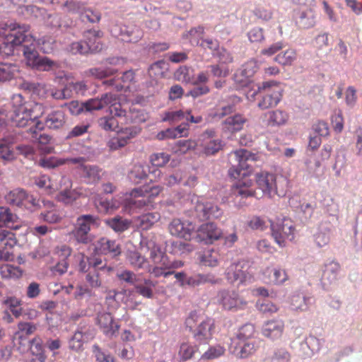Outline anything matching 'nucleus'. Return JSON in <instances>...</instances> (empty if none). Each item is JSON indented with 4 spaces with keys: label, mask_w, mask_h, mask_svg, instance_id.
Wrapping results in <instances>:
<instances>
[{
    "label": "nucleus",
    "mask_w": 362,
    "mask_h": 362,
    "mask_svg": "<svg viewBox=\"0 0 362 362\" xmlns=\"http://www.w3.org/2000/svg\"><path fill=\"white\" fill-rule=\"evenodd\" d=\"M151 163L156 167H163L170 160V156L165 153H156L151 155Z\"/></svg>",
    "instance_id": "61"
},
{
    "label": "nucleus",
    "mask_w": 362,
    "mask_h": 362,
    "mask_svg": "<svg viewBox=\"0 0 362 362\" xmlns=\"http://www.w3.org/2000/svg\"><path fill=\"white\" fill-rule=\"evenodd\" d=\"M222 235V232L214 223H206L201 225L196 230L195 238L199 242L206 244H211L218 240Z\"/></svg>",
    "instance_id": "15"
},
{
    "label": "nucleus",
    "mask_w": 362,
    "mask_h": 362,
    "mask_svg": "<svg viewBox=\"0 0 362 362\" xmlns=\"http://www.w3.org/2000/svg\"><path fill=\"white\" fill-rule=\"evenodd\" d=\"M11 102L13 110L12 120L16 126L24 127L33 123L35 129H42V124L35 122L44 112V108L41 104L25 101L21 94L13 95Z\"/></svg>",
    "instance_id": "3"
},
{
    "label": "nucleus",
    "mask_w": 362,
    "mask_h": 362,
    "mask_svg": "<svg viewBox=\"0 0 362 362\" xmlns=\"http://www.w3.org/2000/svg\"><path fill=\"white\" fill-rule=\"evenodd\" d=\"M255 329L252 324H245L240 328L236 337L232 341H252L251 339L254 337Z\"/></svg>",
    "instance_id": "44"
},
{
    "label": "nucleus",
    "mask_w": 362,
    "mask_h": 362,
    "mask_svg": "<svg viewBox=\"0 0 362 362\" xmlns=\"http://www.w3.org/2000/svg\"><path fill=\"white\" fill-rule=\"evenodd\" d=\"M6 199L11 204L24 206L30 210L38 206V201L21 189H15L9 192L6 196Z\"/></svg>",
    "instance_id": "12"
},
{
    "label": "nucleus",
    "mask_w": 362,
    "mask_h": 362,
    "mask_svg": "<svg viewBox=\"0 0 362 362\" xmlns=\"http://www.w3.org/2000/svg\"><path fill=\"white\" fill-rule=\"evenodd\" d=\"M186 206L189 207L193 216L199 219L218 218L222 210L211 200L196 195H189Z\"/></svg>",
    "instance_id": "4"
},
{
    "label": "nucleus",
    "mask_w": 362,
    "mask_h": 362,
    "mask_svg": "<svg viewBox=\"0 0 362 362\" xmlns=\"http://www.w3.org/2000/svg\"><path fill=\"white\" fill-rule=\"evenodd\" d=\"M291 356L285 349H278L271 356V362H290Z\"/></svg>",
    "instance_id": "64"
},
{
    "label": "nucleus",
    "mask_w": 362,
    "mask_h": 362,
    "mask_svg": "<svg viewBox=\"0 0 362 362\" xmlns=\"http://www.w3.org/2000/svg\"><path fill=\"white\" fill-rule=\"evenodd\" d=\"M127 259L135 268H143L146 263V259L136 251L129 252Z\"/></svg>",
    "instance_id": "56"
},
{
    "label": "nucleus",
    "mask_w": 362,
    "mask_h": 362,
    "mask_svg": "<svg viewBox=\"0 0 362 362\" xmlns=\"http://www.w3.org/2000/svg\"><path fill=\"white\" fill-rule=\"evenodd\" d=\"M188 124H182L176 128L168 129L158 134L159 139H175L188 135Z\"/></svg>",
    "instance_id": "35"
},
{
    "label": "nucleus",
    "mask_w": 362,
    "mask_h": 362,
    "mask_svg": "<svg viewBox=\"0 0 362 362\" xmlns=\"http://www.w3.org/2000/svg\"><path fill=\"white\" fill-rule=\"evenodd\" d=\"M199 149L206 155H212L218 152L222 147L221 141L213 139L212 132H205L198 139Z\"/></svg>",
    "instance_id": "19"
},
{
    "label": "nucleus",
    "mask_w": 362,
    "mask_h": 362,
    "mask_svg": "<svg viewBox=\"0 0 362 362\" xmlns=\"http://www.w3.org/2000/svg\"><path fill=\"white\" fill-rule=\"evenodd\" d=\"M256 349L257 346L254 341H232L230 346V352L241 358L251 356Z\"/></svg>",
    "instance_id": "20"
},
{
    "label": "nucleus",
    "mask_w": 362,
    "mask_h": 362,
    "mask_svg": "<svg viewBox=\"0 0 362 362\" xmlns=\"http://www.w3.org/2000/svg\"><path fill=\"white\" fill-rule=\"evenodd\" d=\"M233 155L238 165L230 168L228 173L232 177H240L233 187V194L244 198L256 196V191L252 188L254 182L248 178L253 173V169L247 162L257 160V156L245 149L237 150Z\"/></svg>",
    "instance_id": "2"
},
{
    "label": "nucleus",
    "mask_w": 362,
    "mask_h": 362,
    "mask_svg": "<svg viewBox=\"0 0 362 362\" xmlns=\"http://www.w3.org/2000/svg\"><path fill=\"white\" fill-rule=\"evenodd\" d=\"M58 180L59 178L52 180L48 176L43 175L35 178V184L38 187L44 189L47 194H54V186Z\"/></svg>",
    "instance_id": "40"
},
{
    "label": "nucleus",
    "mask_w": 362,
    "mask_h": 362,
    "mask_svg": "<svg viewBox=\"0 0 362 362\" xmlns=\"http://www.w3.org/2000/svg\"><path fill=\"white\" fill-rule=\"evenodd\" d=\"M271 229L275 242L280 247H284L287 241H291L294 239V225L292 221L288 218L272 222Z\"/></svg>",
    "instance_id": "9"
},
{
    "label": "nucleus",
    "mask_w": 362,
    "mask_h": 362,
    "mask_svg": "<svg viewBox=\"0 0 362 362\" xmlns=\"http://www.w3.org/2000/svg\"><path fill=\"white\" fill-rule=\"evenodd\" d=\"M315 15L313 8L303 11L299 17V24L303 28H310L315 25Z\"/></svg>",
    "instance_id": "47"
},
{
    "label": "nucleus",
    "mask_w": 362,
    "mask_h": 362,
    "mask_svg": "<svg viewBox=\"0 0 362 362\" xmlns=\"http://www.w3.org/2000/svg\"><path fill=\"white\" fill-rule=\"evenodd\" d=\"M105 223L116 232H122L130 226V222L127 219L119 216L106 219Z\"/></svg>",
    "instance_id": "46"
},
{
    "label": "nucleus",
    "mask_w": 362,
    "mask_h": 362,
    "mask_svg": "<svg viewBox=\"0 0 362 362\" xmlns=\"http://www.w3.org/2000/svg\"><path fill=\"white\" fill-rule=\"evenodd\" d=\"M199 144L198 139L194 140H184L180 141L176 143L173 147V151L175 153L185 154L191 150H198Z\"/></svg>",
    "instance_id": "43"
},
{
    "label": "nucleus",
    "mask_w": 362,
    "mask_h": 362,
    "mask_svg": "<svg viewBox=\"0 0 362 362\" xmlns=\"http://www.w3.org/2000/svg\"><path fill=\"white\" fill-rule=\"evenodd\" d=\"M46 356L40 337H35L30 341L28 354V362H45Z\"/></svg>",
    "instance_id": "24"
},
{
    "label": "nucleus",
    "mask_w": 362,
    "mask_h": 362,
    "mask_svg": "<svg viewBox=\"0 0 362 362\" xmlns=\"http://www.w3.org/2000/svg\"><path fill=\"white\" fill-rule=\"evenodd\" d=\"M258 69L259 66L256 60L252 59L248 61L243 65L241 70L235 74V81L240 86H245Z\"/></svg>",
    "instance_id": "22"
},
{
    "label": "nucleus",
    "mask_w": 362,
    "mask_h": 362,
    "mask_svg": "<svg viewBox=\"0 0 362 362\" xmlns=\"http://www.w3.org/2000/svg\"><path fill=\"white\" fill-rule=\"evenodd\" d=\"M284 322L280 319H274L266 321L262 327V334L264 337L276 340L281 337L284 331Z\"/></svg>",
    "instance_id": "17"
},
{
    "label": "nucleus",
    "mask_w": 362,
    "mask_h": 362,
    "mask_svg": "<svg viewBox=\"0 0 362 362\" xmlns=\"http://www.w3.org/2000/svg\"><path fill=\"white\" fill-rule=\"evenodd\" d=\"M117 28H115L112 32L114 35L119 37L121 40L127 42H136L141 37L142 34L139 29L135 28L129 29L127 27H122L120 29V33L117 35Z\"/></svg>",
    "instance_id": "33"
},
{
    "label": "nucleus",
    "mask_w": 362,
    "mask_h": 362,
    "mask_svg": "<svg viewBox=\"0 0 362 362\" xmlns=\"http://www.w3.org/2000/svg\"><path fill=\"white\" fill-rule=\"evenodd\" d=\"M0 274L4 279H18L22 276L23 271L18 267L7 264L0 267Z\"/></svg>",
    "instance_id": "45"
},
{
    "label": "nucleus",
    "mask_w": 362,
    "mask_h": 362,
    "mask_svg": "<svg viewBox=\"0 0 362 362\" xmlns=\"http://www.w3.org/2000/svg\"><path fill=\"white\" fill-rule=\"evenodd\" d=\"M98 224L97 218L91 215H82L77 218L75 226L89 233L91 226Z\"/></svg>",
    "instance_id": "49"
},
{
    "label": "nucleus",
    "mask_w": 362,
    "mask_h": 362,
    "mask_svg": "<svg viewBox=\"0 0 362 362\" xmlns=\"http://www.w3.org/2000/svg\"><path fill=\"white\" fill-rule=\"evenodd\" d=\"M247 264L244 262L232 264L226 272L227 279L233 283L239 281L241 284H246L252 279V276L247 272Z\"/></svg>",
    "instance_id": "16"
},
{
    "label": "nucleus",
    "mask_w": 362,
    "mask_h": 362,
    "mask_svg": "<svg viewBox=\"0 0 362 362\" xmlns=\"http://www.w3.org/2000/svg\"><path fill=\"white\" fill-rule=\"evenodd\" d=\"M141 250L144 251L148 250L150 252L149 258L154 264L153 267H149L148 270L153 267H166L168 266L167 255H165L160 247L156 244L154 240H149L145 245L144 243L142 242Z\"/></svg>",
    "instance_id": "14"
},
{
    "label": "nucleus",
    "mask_w": 362,
    "mask_h": 362,
    "mask_svg": "<svg viewBox=\"0 0 362 362\" xmlns=\"http://www.w3.org/2000/svg\"><path fill=\"white\" fill-rule=\"evenodd\" d=\"M5 304L16 317H18L21 315V308L19 299L16 297H10L5 300Z\"/></svg>",
    "instance_id": "63"
},
{
    "label": "nucleus",
    "mask_w": 362,
    "mask_h": 362,
    "mask_svg": "<svg viewBox=\"0 0 362 362\" xmlns=\"http://www.w3.org/2000/svg\"><path fill=\"white\" fill-rule=\"evenodd\" d=\"M219 255L214 250L207 251L201 257V262L206 266L216 267L218 263Z\"/></svg>",
    "instance_id": "58"
},
{
    "label": "nucleus",
    "mask_w": 362,
    "mask_h": 362,
    "mask_svg": "<svg viewBox=\"0 0 362 362\" xmlns=\"http://www.w3.org/2000/svg\"><path fill=\"white\" fill-rule=\"evenodd\" d=\"M139 132L140 129L136 127L125 128L117 136L112 138L109 141L110 148L115 150L124 146L128 143V141L136 136Z\"/></svg>",
    "instance_id": "23"
},
{
    "label": "nucleus",
    "mask_w": 362,
    "mask_h": 362,
    "mask_svg": "<svg viewBox=\"0 0 362 362\" xmlns=\"http://www.w3.org/2000/svg\"><path fill=\"white\" fill-rule=\"evenodd\" d=\"M226 55L227 59L224 62H221L218 65L211 66V71L214 76L226 77L228 75L230 69L225 63L232 62L233 59L228 53H226Z\"/></svg>",
    "instance_id": "52"
},
{
    "label": "nucleus",
    "mask_w": 362,
    "mask_h": 362,
    "mask_svg": "<svg viewBox=\"0 0 362 362\" xmlns=\"http://www.w3.org/2000/svg\"><path fill=\"white\" fill-rule=\"evenodd\" d=\"M191 112L187 111V112H184L182 110H178L175 112H167L165 113L164 117L162 119V121H171V122H178L182 119H187L190 121L192 123H199L202 122V117H194L190 115Z\"/></svg>",
    "instance_id": "31"
},
{
    "label": "nucleus",
    "mask_w": 362,
    "mask_h": 362,
    "mask_svg": "<svg viewBox=\"0 0 362 362\" xmlns=\"http://www.w3.org/2000/svg\"><path fill=\"white\" fill-rule=\"evenodd\" d=\"M109 107L110 113L115 117L125 116L126 112L122 108L120 99L112 93H106L100 98H92L84 103L85 112L99 110Z\"/></svg>",
    "instance_id": "5"
},
{
    "label": "nucleus",
    "mask_w": 362,
    "mask_h": 362,
    "mask_svg": "<svg viewBox=\"0 0 362 362\" xmlns=\"http://www.w3.org/2000/svg\"><path fill=\"white\" fill-rule=\"evenodd\" d=\"M98 324L102 332L107 337L115 336L119 329V324L109 313L99 314L98 316Z\"/></svg>",
    "instance_id": "21"
},
{
    "label": "nucleus",
    "mask_w": 362,
    "mask_h": 362,
    "mask_svg": "<svg viewBox=\"0 0 362 362\" xmlns=\"http://www.w3.org/2000/svg\"><path fill=\"white\" fill-rule=\"evenodd\" d=\"M169 231L173 236L190 240L195 231L194 225L189 221L173 219L169 225Z\"/></svg>",
    "instance_id": "13"
},
{
    "label": "nucleus",
    "mask_w": 362,
    "mask_h": 362,
    "mask_svg": "<svg viewBox=\"0 0 362 362\" xmlns=\"http://www.w3.org/2000/svg\"><path fill=\"white\" fill-rule=\"evenodd\" d=\"M95 250L98 254H110L117 256L120 254V248L115 242L107 238H101L96 244Z\"/></svg>",
    "instance_id": "30"
},
{
    "label": "nucleus",
    "mask_w": 362,
    "mask_h": 362,
    "mask_svg": "<svg viewBox=\"0 0 362 362\" xmlns=\"http://www.w3.org/2000/svg\"><path fill=\"white\" fill-rule=\"evenodd\" d=\"M146 175V167L141 164H136L129 173V177L132 182L139 183L141 180L144 179Z\"/></svg>",
    "instance_id": "50"
},
{
    "label": "nucleus",
    "mask_w": 362,
    "mask_h": 362,
    "mask_svg": "<svg viewBox=\"0 0 362 362\" xmlns=\"http://www.w3.org/2000/svg\"><path fill=\"white\" fill-rule=\"evenodd\" d=\"M57 67V64L47 57H40L33 67L38 71H47Z\"/></svg>",
    "instance_id": "53"
},
{
    "label": "nucleus",
    "mask_w": 362,
    "mask_h": 362,
    "mask_svg": "<svg viewBox=\"0 0 362 362\" xmlns=\"http://www.w3.org/2000/svg\"><path fill=\"white\" fill-rule=\"evenodd\" d=\"M103 33L100 30H90L84 33V44L88 47V52H97L102 49L100 39Z\"/></svg>",
    "instance_id": "29"
},
{
    "label": "nucleus",
    "mask_w": 362,
    "mask_h": 362,
    "mask_svg": "<svg viewBox=\"0 0 362 362\" xmlns=\"http://www.w3.org/2000/svg\"><path fill=\"white\" fill-rule=\"evenodd\" d=\"M315 243L319 247H322L329 244L330 233L328 230H320L315 235Z\"/></svg>",
    "instance_id": "60"
},
{
    "label": "nucleus",
    "mask_w": 362,
    "mask_h": 362,
    "mask_svg": "<svg viewBox=\"0 0 362 362\" xmlns=\"http://www.w3.org/2000/svg\"><path fill=\"white\" fill-rule=\"evenodd\" d=\"M255 182L264 197L272 198L278 194L275 174L264 170L257 173Z\"/></svg>",
    "instance_id": "10"
},
{
    "label": "nucleus",
    "mask_w": 362,
    "mask_h": 362,
    "mask_svg": "<svg viewBox=\"0 0 362 362\" xmlns=\"http://www.w3.org/2000/svg\"><path fill=\"white\" fill-rule=\"evenodd\" d=\"M71 180L66 176H62L56 182L54 186L55 199L66 205H71L76 202L81 195L79 189L72 188Z\"/></svg>",
    "instance_id": "8"
},
{
    "label": "nucleus",
    "mask_w": 362,
    "mask_h": 362,
    "mask_svg": "<svg viewBox=\"0 0 362 362\" xmlns=\"http://www.w3.org/2000/svg\"><path fill=\"white\" fill-rule=\"evenodd\" d=\"M214 333V322L210 318L202 320L194 331V337L199 344H206Z\"/></svg>",
    "instance_id": "18"
},
{
    "label": "nucleus",
    "mask_w": 362,
    "mask_h": 362,
    "mask_svg": "<svg viewBox=\"0 0 362 362\" xmlns=\"http://www.w3.org/2000/svg\"><path fill=\"white\" fill-rule=\"evenodd\" d=\"M161 191V187L156 185L135 188L129 194H125V204L134 205L138 208L143 207L150 203L151 199L158 196Z\"/></svg>",
    "instance_id": "6"
},
{
    "label": "nucleus",
    "mask_w": 362,
    "mask_h": 362,
    "mask_svg": "<svg viewBox=\"0 0 362 362\" xmlns=\"http://www.w3.org/2000/svg\"><path fill=\"white\" fill-rule=\"evenodd\" d=\"M0 242L1 246L4 248H8L10 251H11L13 247L16 244L13 234L5 230L0 231Z\"/></svg>",
    "instance_id": "55"
},
{
    "label": "nucleus",
    "mask_w": 362,
    "mask_h": 362,
    "mask_svg": "<svg viewBox=\"0 0 362 362\" xmlns=\"http://www.w3.org/2000/svg\"><path fill=\"white\" fill-rule=\"evenodd\" d=\"M204 29L202 28H194L189 31L187 37L192 45H200L202 43Z\"/></svg>",
    "instance_id": "62"
},
{
    "label": "nucleus",
    "mask_w": 362,
    "mask_h": 362,
    "mask_svg": "<svg viewBox=\"0 0 362 362\" xmlns=\"http://www.w3.org/2000/svg\"><path fill=\"white\" fill-rule=\"evenodd\" d=\"M264 116L267 118V125L271 127L284 125L289 119L288 114L281 109L269 111Z\"/></svg>",
    "instance_id": "28"
},
{
    "label": "nucleus",
    "mask_w": 362,
    "mask_h": 362,
    "mask_svg": "<svg viewBox=\"0 0 362 362\" xmlns=\"http://www.w3.org/2000/svg\"><path fill=\"white\" fill-rule=\"evenodd\" d=\"M82 160V158H62L53 156L40 159V165L47 168H54L65 164L81 163Z\"/></svg>",
    "instance_id": "27"
},
{
    "label": "nucleus",
    "mask_w": 362,
    "mask_h": 362,
    "mask_svg": "<svg viewBox=\"0 0 362 362\" xmlns=\"http://www.w3.org/2000/svg\"><path fill=\"white\" fill-rule=\"evenodd\" d=\"M296 59L297 53L296 50L293 49H288L284 52H281L274 58L276 62L284 66H293Z\"/></svg>",
    "instance_id": "37"
},
{
    "label": "nucleus",
    "mask_w": 362,
    "mask_h": 362,
    "mask_svg": "<svg viewBox=\"0 0 362 362\" xmlns=\"http://www.w3.org/2000/svg\"><path fill=\"white\" fill-rule=\"evenodd\" d=\"M65 123L64 114L61 110L53 111L46 117L45 124L49 129H59Z\"/></svg>",
    "instance_id": "36"
},
{
    "label": "nucleus",
    "mask_w": 362,
    "mask_h": 362,
    "mask_svg": "<svg viewBox=\"0 0 362 362\" xmlns=\"http://www.w3.org/2000/svg\"><path fill=\"white\" fill-rule=\"evenodd\" d=\"M218 298L219 305L225 310L236 312L244 309L247 305V301L235 291H220Z\"/></svg>",
    "instance_id": "11"
},
{
    "label": "nucleus",
    "mask_w": 362,
    "mask_h": 362,
    "mask_svg": "<svg viewBox=\"0 0 362 362\" xmlns=\"http://www.w3.org/2000/svg\"><path fill=\"white\" fill-rule=\"evenodd\" d=\"M224 353L225 349L223 346L221 345H216L211 346L206 351H205L202 358L208 360L214 359L222 356Z\"/></svg>",
    "instance_id": "59"
},
{
    "label": "nucleus",
    "mask_w": 362,
    "mask_h": 362,
    "mask_svg": "<svg viewBox=\"0 0 362 362\" xmlns=\"http://www.w3.org/2000/svg\"><path fill=\"white\" fill-rule=\"evenodd\" d=\"M45 206L51 207V209L41 214V218L46 222L49 223H56L61 221L62 217L58 211L54 207L52 202H47L45 203Z\"/></svg>",
    "instance_id": "48"
},
{
    "label": "nucleus",
    "mask_w": 362,
    "mask_h": 362,
    "mask_svg": "<svg viewBox=\"0 0 362 362\" xmlns=\"http://www.w3.org/2000/svg\"><path fill=\"white\" fill-rule=\"evenodd\" d=\"M264 275L270 283L282 284L288 279V274L285 269L280 267H269L264 272Z\"/></svg>",
    "instance_id": "32"
},
{
    "label": "nucleus",
    "mask_w": 362,
    "mask_h": 362,
    "mask_svg": "<svg viewBox=\"0 0 362 362\" xmlns=\"http://www.w3.org/2000/svg\"><path fill=\"white\" fill-rule=\"evenodd\" d=\"M18 218L6 206H0V228L8 227L14 230L21 228Z\"/></svg>",
    "instance_id": "25"
},
{
    "label": "nucleus",
    "mask_w": 362,
    "mask_h": 362,
    "mask_svg": "<svg viewBox=\"0 0 362 362\" xmlns=\"http://www.w3.org/2000/svg\"><path fill=\"white\" fill-rule=\"evenodd\" d=\"M124 197L122 199V200H117L116 198H115L111 202L104 199L100 197H97L94 199V203L99 211L103 213H110L118 209L122 203H123L125 206H131L125 204V194Z\"/></svg>",
    "instance_id": "26"
},
{
    "label": "nucleus",
    "mask_w": 362,
    "mask_h": 362,
    "mask_svg": "<svg viewBox=\"0 0 362 362\" xmlns=\"http://www.w3.org/2000/svg\"><path fill=\"white\" fill-rule=\"evenodd\" d=\"M82 162L78 163L81 166L83 170L82 173L83 176L88 179L89 182H95L98 181L101 177V170L96 166L94 165H83L84 161L82 158Z\"/></svg>",
    "instance_id": "41"
},
{
    "label": "nucleus",
    "mask_w": 362,
    "mask_h": 362,
    "mask_svg": "<svg viewBox=\"0 0 362 362\" xmlns=\"http://www.w3.org/2000/svg\"><path fill=\"white\" fill-rule=\"evenodd\" d=\"M174 76L179 81L190 83L192 78V71L186 66H182L175 72Z\"/></svg>",
    "instance_id": "57"
},
{
    "label": "nucleus",
    "mask_w": 362,
    "mask_h": 362,
    "mask_svg": "<svg viewBox=\"0 0 362 362\" xmlns=\"http://www.w3.org/2000/svg\"><path fill=\"white\" fill-rule=\"evenodd\" d=\"M160 219L158 213H148L141 215L135 220L136 226L142 230L149 229L155 223Z\"/></svg>",
    "instance_id": "39"
},
{
    "label": "nucleus",
    "mask_w": 362,
    "mask_h": 362,
    "mask_svg": "<svg viewBox=\"0 0 362 362\" xmlns=\"http://www.w3.org/2000/svg\"><path fill=\"white\" fill-rule=\"evenodd\" d=\"M17 71L14 65L0 64V82L11 80Z\"/></svg>",
    "instance_id": "54"
},
{
    "label": "nucleus",
    "mask_w": 362,
    "mask_h": 362,
    "mask_svg": "<svg viewBox=\"0 0 362 362\" xmlns=\"http://www.w3.org/2000/svg\"><path fill=\"white\" fill-rule=\"evenodd\" d=\"M308 298L300 294L293 295L291 298V305L293 310L305 311L308 308Z\"/></svg>",
    "instance_id": "51"
},
{
    "label": "nucleus",
    "mask_w": 362,
    "mask_h": 362,
    "mask_svg": "<svg viewBox=\"0 0 362 362\" xmlns=\"http://www.w3.org/2000/svg\"><path fill=\"white\" fill-rule=\"evenodd\" d=\"M29 29L30 27L27 25H20L16 23L6 25V28L0 25V35L4 33L3 30L8 31L0 45V54L12 55L15 50L22 45L25 62L33 68L40 57L35 49L40 45V42L32 35L25 34Z\"/></svg>",
    "instance_id": "1"
},
{
    "label": "nucleus",
    "mask_w": 362,
    "mask_h": 362,
    "mask_svg": "<svg viewBox=\"0 0 362 362\" xmlns=\"http://www.w3.org/2000/svg\"><path fill=\"white\" fill-rule=\"evenodd\" d=\"M259 90H262V98L257 106L261 110H266L276 106L283 97L284 89L279 82L270 81L259 86Z\"/></svg>",
    "instance_id": "7"
},
{
    "label": "nucleus",
    "mask_w": 362,
    "mask_h": 362,
    "mask_svg": "<svg viewBox=\"0 0 362 362\" xmlns=\"http://www.w3.org/2000/svg\"><path fill=\"white\" fill-rule=\"evenodd\" d=\"M246 122L241 115H235L228 117L223 123V129L225 132L233 133L242 129L244 123Z\"/></svg>",
    "instance_id": "34"
},
{
    "label": "nucleus",
    "mask_w": 362,
    "mask_h": 362,
    "mask_svg": "<svg viewBox=\"0 0 362 362\" xmlns=\"http://www.w3.org/2000/svg\"><path fill=\"white\" fill-rule=\"evenodd\" d=\"M183 266V263L181 261L170 262L168 259V266L166 267H153L149 269V272L156 277L163 276L167 277L168 276L174 274L173 272L168 271L170 269H177Z\"/></svg>",
    "instance_id": "38"
},
{
    "label": "nucleus",
    "mask_w": 362,
    "mask_h": 362,
    "mask_svg": "<svg viewBox=\"0 0 362 362\" xmlns=\"http://www.w3.org/2000/svg\"><path fill=\"white\" fill-rule=\"evenodd\" d=\"M339 267L336 262H330L325 266L322 274L324 284H332L337 280Z\"/></svg>",
    "instance_id": "42"
}]
</instances>
